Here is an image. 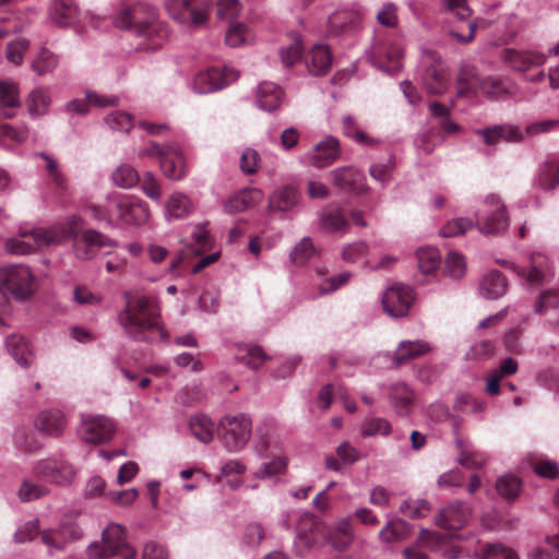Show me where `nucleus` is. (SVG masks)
<instances>
[{"label": "nucleus", "mask_w": 559, "mask_h": 559, "mask_svg": "<svg viewBox=\"0 0 559 559\" xmlns=\"http://www.w3.org/2000/svg\"><path fill=\"white\" fill-rule=\"evenodd\" d=\"M536 185L545 191L556 189L559 186V163L555 160L545 162L538 170Z\"/></svg>", "instance_id": "ea45409f"}, {"label": "nucleus", "mask_w": 559, "mask_h": 559, "mask_svg": "<svg viewBox=\"0 0 559 559\" xmlns=\"http://www.w3.org/2000/svg\"><path fill=\"white\" fill-rule=\"evenodd\" d=\"M115 25L128 33L130 49L136 52L156 51L169 36L168 24L160 19L157 8L144 2L123 7Z\"/></svg>", "instance_id": "f257e3e1"}, {"label": "nucleus", "mask_w": 559, "mask_h": 559, "mask_svg": "<svg viewBox=\"0 0 559 559\" xmlns=\"http://www.w3.org/2000/svg\"><path fill=\"white\" fill-rule=\"evenodd\" d=\"M342 123L343 133L348 138H353L357 143L361 145H373L376 143L367 133L358 129L353 117H343Z\"/></svg>", "instance_id": "680f3d73"}, {"label": "nucleus", "mask_w": 559, "mask_h": 559, "mask_svg": "<svg viewBox=\"0 0 559 559\" xmlns=\"http://www.w3.org/2000/svg\"><path fill=\"white\" fill-rule=\"evenodd\" d=\"M81 537L80 528L73 523L62 524L56 530H45L40 533L41 543L50 548L61 550L70 540Z\"/></svg>", "instance_id": "5701e85b"}, {"label": "nucleus", "mask_w": 559, "mask_h": 559, "mask_svg": "<svg viewBox=\"0 0 559 559\" xmlns=\"http://www.w3.org/2000/svg\"><path fill=\"white\" fill-rule=\"evenodd\" d=\"M478 133L483 135L485 143L488 145H493L499 141L518 142L523 138L520 129L513 126H495L478 131Z\"/></svg>", "instance_id": "2f4dec72"}, {"label": "nucleus", "mask_w": 559, "mask_h": 559, "mask_svg": "<svg viewBox=\"0 0 559 559\" xmlns=\"http://www.w3.org/2000/svg\"><path fill=\"white\" fill-rule=\"evenodd\" d=\"M9 354L22 366L31 364L32 352L27 340L22 335L12 334L5 341Z\"/></svg>", "instance_id": "4c0bfd02"}, {"label": "nucleus", "mask_w": 559, "mask_h": 559, "mask_svg": "<svg viewBox=\"0 0 559 559\" xmlns=\"http://www.w3.org/2000/svg\"><path fill=\"white\" fill-rule=\"evenodd\" d=\"M251 37L249 28L242 23H230L226 32V44L230 47H238L249 41Z\"/></svg>", "instance_id": "bf43d9fd"}, {"label": "nucleus", "mask_w": 559, "mask_h": 559, "mask_svg": "<svg viewBox=\"0 0 559 559\" xmlns=\"http://www.w3.org/2000/svg\"><path fill=\"white\" fill-rule=\"evenodd\" d=\"M111 246L112 241L105 235L96 230H86L74 241V252L76 258L90 260L96 255L98 249Z\"/></svg>", "instance_id": "412c9836"}, {"label": "nucleus", "mask_w": 559, "mask_h": 559, "mask_svg": "<svg viewBox=\"0 0 559 559\" xmlns=\"http://www.w3.org/2000/svg\"><path fill=\"white\" fill-rule=\"evenodd\" d=\"M12 0H0V40L11 33L22 32L24 25L17 21V17L12 13H7L2 9Z\"/></svg>", "instance_id": "5fc2aeb1"}, {"label": "nucleus", "mask_w": 559, "mask_h": 559, "mask_svg": "<svg viewBox=\"0 0 559 559\" xmlns=\"http://www.w3.org/2000/svg\"><path fill=\"white\" fill-rule=\"evenodd\" d=\"M263 192L258 188H246L228 199L225 203V211L236 214L247 211L263 200Z\"/></svg>", "instance_id": "393cba45"}, {"label": "nucleus", "mask_w": 559, "mask_h": 559, "mask_svg": "<svg viewBox=\"0 0 559 559\" xmlns=\"http://www.w3.org/2000/svg\"><path fill=\"white\" fill-rule=\"evenodd\" d=\"M401 512L412 519L425 518L430 511V504L424 499L406 500L401 504Z\"/></svg>", "instance_id": "0e129e2a"}, {"label": "nucleus", "mask_w": 559, "mask_h": 559, "mask_svg": "<svg viewBox=\"0 0 559 559\" xmlns=\"http://www.w3.org/2000/svg\"><path fill=\"white\" fill-rule=\"evenodd\" d=\"M431 116L438 120L439 128L447 134H454L461 127L450 119V109L439 102L429 105Z\"/></svg>", "instance_id": "49530a36"}, {"label": "nucleus", "mask_w": 559, "mask_h": 559, "mask_svg": "<svg viewBox=\"0 0 559 559\" xmlns=\"http://www.w3.org/2000/svg\"><path fill=\"white\" fill-rule=\"evenodd\" d=\"M282 97L283 92L276 84L263 82L259 85L257 102L261 109L266 111L275 110L282 102Z\"/></svg>", "instance_id": "f704fd0d"}, {"label": "nucleus", "mask_w": 559, "mask_h": 559, "mask_svg": "<svg viewBox=\"0 0 559 559\" xmlns=\"http://www.w3.org/2000/svg\"><path fill=\"white\" fill-rule=\"evenodd\" d=\"M238 79V72L224 67L211 68L198 73L193 81V88L199 94L213 93L228 86Z\"/></svg>", "instance_id": "ddd939ff"}, {"label": "nucleus", "mask_w": 559, "mask_h": 559, "mask_svg": "<svg viewBox=\"0 0 559 559\" xmlns=\"http://www.w3.org/2000/svg\"><path fill=\"white\" fill-rule=\"evenodd\" d=\"M58 66V57L47 48H41L32 62V70L38 75L52 72Z\"/></svg>", "instance_id": "603ef678"}, {"label": "nucleus", "mask_w": 559, "mask_h": 559, "mask_svg": "<svg viewBox=\"0 0 559 559\" xmlns=\"http://www.w3.org/2000/svg\"><path fill=\"white\" fill-rule=\"evenodd\" d=\"M191 209L190 199L179 192L173 193L166 204L167 213L173 218H183L191 212Z\"/></svg>", "instance_id": "09e8293b"}, {"label": "nucleus", "mask_w": 559, "mask_h": 559, "mask_svg": "<svg viewBox=\"0 0 559 559\" xmlns=\"http://www.w3.org/2000/svg\"><path fill=\"white\" fill-rule=\"evenodd\" d=\"M549 271L548 258L540 252H535L531 255L530 269H522L520 275L525 277L528 283L536 285L544 281Z\"/></svg>", "instance_id": "72a5a7b5"}, {"label": "nucleus", "mask_w": 559, "mask_h": 559, "mask_svg": "<svg viewBox=\"0 0 559 559\" xmlns=\"http://www.w3.org/2000/svg\"><path fill=\"white\" fill-rule=\"evenodd\" d=\"M459 96L476 95L481 92L488 97H498L510 92V83L500 78H480L474 68H464L459 74Z\"/></svg>", "instance_id": "0eeeda50"}, {"label": "nucleus", "mask_w": 559, "mask_h": 559, "mask_svg": "<svg viewBox=\"0 0 559 559\" xmlns=\"http://www.w3.org/2000/svg\"><path fill=\"white\" fill-rule=\"evenodd\" d=\"M115 433V425L105 416H90L82 420L80 436L86 443H105Z\"/></svg>", "instance_id": "dca6fc26"}, {"label": "nucleus", "mask_w": 559, "mask_h": 559, "mask_svg": "<svg viewBox=\"0 0 559 559\" xmlns=\"http://www.w3.org/2000/svg\"><path fill=\"white\" fill-rule=\"evenodd\" d=\"M321 534V524L311 515L301 519L297 526V536L307 547L314 545Z\"/></svg>", "instance_id": "79ce46f5"}, {"label": "nucleus", "mask_w": 559, "mask_h": 559, "mask_svg": "<svg viewBox=\"0 0 559 559\" xmlns=\"http://www.w3.org/2000/svg\"><path fill=\"white\" fill-rule=\"evenodd\" d=\"M112 181L117 187L129 189L134 187L140 181V176L135 168L130 165H120L112 173Z\"/></svg>", "instance_id": "6e6d98bb"}, {"label": "nucleus", "mask_w": 559, "mask_h": 559, "mask_svg": "<svg viewBox=\"0 0 559 559\" xmlns=\"http://www.w3.org/2000/svg\"><path fill=\"white\" fill-rule=\"evenodd\" d=\"M29 47V41L24 38H19L9 41L5 49V57L9 62L20 66L23 61V56Z\"/></svg>", "instance_id": "69168bd1"}, {"label": "nucleus", "mask_w": 559, "mask_h": 559, "mask_svg": "<svg viewBox=\"0 0 559 559\" xmlns=\"http://www.w3.org/2000/svg\"><path fill=\"white\" fill-rule=\"evenodd\" d=\"M506 276L499 271L489 272L480 283V294L487 299H497L507 292Z\"/></svg>", "instance_id": "473e14b6"}, {"label": "nucleus", "mask_w": 559, "mask_h": 559, "mask_svg": "<svg viewBox=\"0 0 559 559\" xmlns=\"http://www.w3.org/2000/svg\"><path fill=\"white\" fill-rule=\"evenodd\" d=\"M340 157V144L334 138H328L318 143L308 154L310 165L324 168L333 164Z\"/></svg>", "instance_id": "4be33fe9"}, {"label": "nucleus", "mask_w": 559, "mask_h": 559, "mask_svg": "<svg viewBox=\"0 0 559 559\" xmlns=\"http://www.w3.org/2000/svg\"><path fill=\"white\" fill-rule=\"evenodd\" d=\"M483 559H519V557L512 549L501 544H492L483 550Z\"/></svg>", "instance_id": "774afa93"}, {"label": "nucleus", "mask_w": 559, "mask_h": 559, "mask_svg": "<svg viewBox=\"0 0 559 559\" xmlns=\"http://www.w3.org/2000/svg\"><path fill=\"white\" fill-rule=\"evenodd\" d=\"M124 333L136 342L168 341L169 333L162 320L158 299L152 295L127 296L124 309L118 316Z\"/></svg>", "instance_id": "f03ea898"}, {"label": "nucleus", "mask_w": 559, "mask_h": 559, "mask_svg": "<svg viewBox=\"0 0 559 559\" xmlns=\"http://www.w3.org/2000/svg\"><path fill=\"white\" fill-rule=\"evenodd\" d=\"M522 481L513 475H504L497 479L496 489L507 500H515L521 491Z\"/></svg>", "instance_id": "3c124183"}, {"label": "nucleus", "mask_w": 559, "mask_h": 559, "mask_svg": "<svg viewBox=\"0 0 559 559\" xmlns=\"http://www.w3.org/2000/svg\"><path fill=\"white\" fill-rule=\"evenodd\" d=\"M118 105V97L112 95H103L96 92H88L84 99H73L68 104V110L78 114H85L90 106L98 108L112 107Z\"/></svg>", "instance_id": "c85d7f7f"}, {"label": "nucleus", "mask_w": 559, "mask_h": 559, "mask_svg": "<svg viewBox=\"0 0 559 559\" xmlns=\"http://www.w3.org/2000/svg\"><path fill=\"white\" fill-rule=\"evenodd\" d=\"M48 14L59 27H70L80 21V11L74 0H51Z\"/></svg>", "instance_id": "aec40b11"}, {"label": "nucleus", "mask_w": 559, "mask_h": 559, "mask_svg": "<svg viewBox=\"0 0 559 559\" xmlns=\"http://www.w3.org/2000/svg\"><path fill=\"white\" fill-rule=\"evenodd\" d=\"M306 66L314 76L325 75L332 66V55L328 46L316 45L306 57Z\"/></svg>", "instance_id": "cd10ccee"}, {"label": "nucleus", "mask_w": 559, "mask_h": 559, "mask_svg": "<svg viewBox=\"0 0 559 559\" xmlns=\"http://www.w3.org/2000/svg\"><path fill=\"white\" fill-rule=\"evenodd\" d=\"M358 21V13L349 10H342L329 16V27L332 33L338 34L355 27Z\"/></svg>", "instance_id": "a18cd8bd"}, {"label": "nucleus", "mask_w": 559, "mask_h": 559, "mask_svg": "<svg viewBox=\"0 0 559 559\" xmlns=\"http://www.w3.org/2000/svg\"><path fill=\"white\" fill-rule=\"evenodd\" d=\"M36 290V281L25 265H7L0 269V306H5V294L16 299H26Z\"/></svg>", "instance_id": "423d86ee"}, {"label": "nucleus", "mask_w": 559, "mask_h": 559, "mask_svg": "<svg viewBox=\"0 0 559 559\" xmlns=\"http://www.w3.org/2000/svg\"><path fill=\"white\" fill-rule=\"evenodd\" d=\"M20 106L17 86L13 82L1 81L0 82V107L3 109V114L7 118H12L13 112L11 110Z\"/></svg>", "instance_id": "c03bdc74"}, {"label": "nucleus", "mask_w": 559, "mask_h": 559, "mask_svg": "<svg viewBox=\"0 0 559 559\" xmlns=\"http://www.w3.org/2000/svg\"><path fill=\"white\" fill-rule=\"evenodd\" d=\"M114 212L126 224L142 225L150 217V209L145 201L131 195H117L109 200Z\"/></svg>", "instance_id": "f8f14e48"}, {"label": "nucleus", "mask_w": 559, "mask_h": 559, "mask_svg": "<svg viewBox=\"0 0 559 559\" xmlns=\"http://www.w3.org/2000/svg\"><path fill=\"white\" fill-rule=\"evenodd\" d=\"M502 60L518 71L544 64L546 56L535 51H518L511 48L502 51Z\"/></svg>", "instance_id": "b1692460"}, {"label": "nucleus", "mask_w": 559, "mask_h": 559, "mask_svg": "<svg viewBox=\"0 0 559 559\" xmlns=\"http://www.w3.org/2000/svg\"><path fill=\"white\" fill-rule=\"evenodd\" d=\"M374 53L382 69L388 73H395L402 68L403 50L397 44H380Z\"/></svg>", "instance_id": "bb28decb"}, {"label": "nucleus", "mask_w": 559, "mask_h": 559, "mask_svg": "<svg viewBox=\"0 0 559 559\" xmlns=\"http://www.w3.org/2000/svg\"><path fill=\"white\" fill-rule=\"evenodd\" d=\"M459 450V463L466 468H480L486 463V455L475 451L469 443L462 440L456 441Z\"/></svg>", "instance_id": "a19ab883"}, {"label": "nucleus", "mask_w": 559, "mask_h": 559, "mask_svg": "<svg viewBox=\"0 0 559 559\" xmlns=\"http://www.w3.org/2000/svg\"><path fill=\"white\" fill-rule=\"evenodd\" d=\"M35 425L43 433L58 437L67 427V418L59 409H48L38 414Z\"/></svg>", "instance_id": "a878e982"}, {"label": "nucleus", "mask_w": 559, "mask_h": 559, "mask_svg": "<svg viewBox=\"0 0 559 559\" xmlns=\"http://www.w3.org/2000/svg\"><path fill=\"white\" fill-rule=\"evenodd\" d=\"M247 467L245 464L237 460L227 461L221 468V474L217 476V481H223L226 478L225 484L231 489H237L242 485V480L239 478H230L231 476H241L246 473Z\"/></svg>", "instance_id": "de8ad7c7"}, {"label": "nucleus", "mask_w": 559, "mask_h": 559, "mask_svg": "<svg viewBox=\"0 0 559 559\" xmlns=\"http://www.w3.org/2000/svg\"><path fill=\"white\" fill-rule=\"evenodd\" d=\"M34 473L44 480L56 485L70 484L75 476V471L70 463L57 459L39 461L34 467Z\"/></svg>", "instance_id": "2eb2a0df"}, {"label": "nucleus", "mask_w": 559, "mask_h": 559, "mask_svg": "<svg viewBox=\"0 0 559 559\" xmlns=\"http://www.w3.org/2000/svg\"><path fill=\"white\" fill-rule=\"evenodd\" d=\"M415 300L414 289L409 286L395 284L386 289L382 298L384 311L392 318H402L408 311Z\"/></svg>", "instance_id": "4468645a"}, {"label": "nucleus", "mask_w": 559, "mask_h": 559, "mask_svg": "<svg viewBox=\"0 0 559 559\" xmlns=\"http://www.w3.org/2000/svg\"><path fill=\"white\" fill-rule=\"evenodd\" d=\"M237 359L252 369H258L265 361V354L259 346H246L239 349Z\"/></svg>", "instance_id": "4d7b16f0"}, {"label": "nucleus", "mask_w": 559, "mask_h": 559, "mask_svg": "<svg viewBox=\"0 0 559 559\" xmlns=\"http://www.w3.org/2000/svg\"><path fill=\"white\" fill-rule=\"evenodd\" d=\"M333 546L338 550L347 549L354 540V530L349 519L338 521L330 532Z\"/></svg>", "instance_id": "58836bf2"}, {"label": "nucleus", "mask_w": 559, "mask_h": 559, "mask_svg": "<svg viewBox=\"0 0 559 559\" xmlns=\"http://www.w3.org/2000/svg\"><path fill=\"white\" fill-rule=\"evenodd\" d=\"M298 202V191L292 186H283L275 190L269 198V209L271 211H289Z\"/></svg>", "instance_id": "7c9ffc66"}, {"label": "nucleus", "mask_w": 559, "mask_h": 559, "mask_svg": "<svg viewBox=\"0 0 559 559\" xmlns=\"http://www.w3.org/2000/svg\"><path fill=\"white\" fill-rule=\"evenodd\" d=\"M409 534L408 524L401 520L395 519L390 521L380 532L379 539L383 543L391 544L405 539Z\"/></svg>", "instance_id": "37998d69"}, {"label": "nucleus", "mask_w": 559, "mask_h": 559, "mask_svg": "<svg viewBox=\"0 0 559 559\" xmlns=\"http://www.w3.org/2000/svg\"><path fill=\"white\" fill-rule=\"evenodd\" d=\"M316 253L312 240L308 237L300 240L293 249L290 260L296 265H304Z\"/></svg>", "instance_id": "e2e57ef3"}, {"label": "nucleus", "mask_w": 559, "mask_h": 559, "mask_svg": "<svg viewBox=\"0 0 559 559\" xmlns=\"http://www.w3.org/2000/svg\"><path fill=\"white\" fill-rule=\"evenodd\" d=\"M217 433L229 452H238L251 437V418L246 414L226 415L217 424Z\"/></svg>", "instance_id": "6e6552de"}, {"label": "nucleus", "mask_w": 559, "mask_h": 559, "mask_svg": "<svg viewBox=\"0 0 559 559\" xmlns=\"http://www.w3.org/2000/svg\"><path fill=\"white\" fill-rule=\"evenodd\" d=\"M469 515L471 510L466 503H451L437 514L436 524L443 530H461L468 522Z\"/></svg>", "instance_id": "6ab92c4d"}, {"label": "nucleus", "mask_w": 559, "mask_h": 559, "mask_svg": "<svg viewBox=\"0 0 559 559\" xmlns=\"http://www.w3.org/2000/svg\"><path fill=\"white\" fill-rule=\"evenodd\" d=\"M82 228L80 217L73 216L61 225L51 228H34L22 231L19 237L7 241L5 248L13 254H25L57 245L75 237Z\"/></svg>", "instance_id": "7ed1b4c3"}, {"label": "nucleus", "mask_w": 559, "mask_h": 559, "mask_svg": "<svg viewBox=\"0 0 559 559\" xmlns=\"http://www.w3.org/2000/svg\"><path fill=\"white\" fill-rule=\"evenodd\" d=\"M416 257L418 260V267L425 274L432 273L440 265L441 255H440L438 249H436V248H432V247L420 248L416 252Z\"/></svg>", "instance_id": "8fccbe9b"}, {"label": "nucleus", "mask_w": 559, "mask_h": 559, "mask_svg": "<svg viewBox=\"0 0 559 559\" xmlns=\"http://www.w3.org/2000/svg\"><path fill=\"white\" fill-rule=\"evenodd\" d=\"M430 352V346L425 341H403L399 344L393 355L395 366H401Z\"/></svg>", "instance_id": "c756f323"}, {"label": "nucleus", "mask_w": 559, "mask_h": 559, "mask_svg": "<svg viewBox=\"0 0 559 559\" xmlns=\"http://www.w3.org/2000/svg\"><path fill=\"white\" fill-rule=\"evenodd\" d=\"M91 559H136V552L126 542L124 528L119 524L108 525L102 534V542L88 548Z\"/></svg>", "instance_id": "39448f33"}, {"label": "nucleus", "mask_w": 559, "mask_h": 559, "mask_svg": "<svg viewBox=\"0 0 559 559\" xmlns=\"http://www.w3.org/2000/svg\"><path fill=\"white\" fill-rule=\"evenodd\" d=\"M168 15L187 26H201L206 23L211 0H164Z\"/></svg>", "instance_id": "9d476101"}, {"label": "nucleus", "mask_w": 559, "mask_h": 559, "mask_svg": "<svg viewBox=\"0 0 559 559\" xmlns=\"http://www.w3.org/2000/svg\"><path fill=\"white\" fill-rule=\"evenodd\" d=\"M257 437L258 440L254 445L257 453L261 457L273 455V459L270 462H265L261 465V467L254 474L255 477L267 478L283 473L287 466L286 459L282 455L275 454L273 451H270L271 444L267 433H263L261 429H258Z\"/></svg>", "instance_id": "f3484780"}, {"label": "nucleus", "mask_w": 559, "mask_h": 559, "mask_svg": "<svg viewBox=\"0 0 559 559\" xmlns=\"http://www.w3.org/2000/svg\"><path fill=\"white\" fill-rule=\"evenodd\" d=\"M333 185L353 195H362L368 191L365 175L353 167H340L330 173Z\"/></svg>", "instance_id": "a211bd4d"}, {"label": "nucleus", "mask_w": 559, "mask_h": 559, "mask_svg": "<svg viewBox=\"0 0 559 559\" xmlns=\"http://www.w3.org/2000/svg\"><path fill=\"white\" fill-rule=\"evenodd\" d=\"M477 228L485 236H500L509 227V216L501 199L489 194L484 201L483 209L475 214Z\"/></svg>", "instance_id": "1a4fd4ad"}, {"label": "nucleus", "mask_w": 559, "mask_h": 559, "mask_svg": "<svg viewBox=\"0 0 559 559\" xmlns=\"http://www.w3.org/2000/svg\"><path fill=\"white\" fill-rule=\"evenodd\" d=\"M321 226L329 233H336L345 230L348 222L341 210H330L322 213Z\"/></svg>", "instance_id": "864d4df0"}, {"label": "nucleus", "mask_w": 559, "mask_h": 559, "mask_svg": "<svg viewBox=\"0 0 559 559\" xmlns=\"http://www.w3.org/2000/svg\"><path fill=\"white\" fill-rule=\"evenodd\" d=\"M28 110L32 115H43L50 105V96L47 90L36 88L28 96Z\"/></svg>", "instance_id": "052dcab7"}, {"label": "nucleus", "mask_w": 559, "mask_h": 559, "mask_svg": "<svg viewBox=\"0 0 559 559\" xmlns=\"http://www.w3.org/2000/svg\"><path fill=\"white\" fill-rule=\"evenodd\" d=\"M390 396L399 415L406 416L412 412L414 393L405 383L392 386Z\"/></svg>", "instance_id": "e433bc0d"}, {"label": "nucleus", "mask_w": 559, "mask_h": 559, "mask_svg": "<svg viewBox=\"0 0 559 559\" xmlns=\"http://www.w3.org/2000/svg\"><path fill=\"white\" fill-rule=\"evenodd\" d=\"M423 67L421 82L427 93L430 95L444 94L450 85V72L441 57L433 51L426 52L423 58Z\"/></svg>", "instance_id": "9b49d317"}, {"label": "nucleus", "mask_w": 559, "mask_h": 559, "mask_svg": "<svg viewBox=\"0 0 559 559\" xmlns=\"http://www.w3.org/2000/svg\"><path fill=\"white\" fill-rule=\"evenodd\" d=\"M139 156L157 158L162 173L170 180H181L187 176L186 157L177 143L159 145L156 142H150L147 146L139 151Z\"/></svg>", "instance_id": "20e7f679"}, {"label": "nucleus", "mask_w": 559, "mask_h": 559, "mask_svg": "<svg viewBox=\"0 0 559 559\" xmlns=\"http://www.w3.org/2000/svg\"><path fill=\"white\" fill-rule=\"evenodd\" d=\"M474 223L469 218L460 217L448 222L440 230L443 237H456L464 235L468 229L473 228Z\"/></svg>", "instance_id": "338daca9"}, {"label": "nucleus", "mask_w": 559, "mask_h": 559, "mask_svg": "<svg viewBox=\"0 0 559 559\" xmlns=\"http://www.w3.org/2000/svg\"><path fill=\"white\" fill-rule=\"evenodd\" d=\"M192 251L195 254H202L203 252L212 248L213 239L206 229L205 225H198L194 227L192 234Z\"/></svg>", "instance_id": "13d9d810"}, {"label": "nucleus", "mask_w": 559, "mask_h": 559, "mask_svg": "<svg viewBox=\"0 0 559 559\" xmlns=\"http://www.w3.org/2000/svg\"><path fill=\"white\" fill-rule=\"evenodd\" d=\"M189 427L192 435L203 443L213 440L217 426L214 421L203 414L194 415L190 418Z\"/></svg>", "instance_id": "c9c22d12"}]
</instances>
